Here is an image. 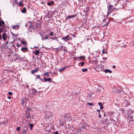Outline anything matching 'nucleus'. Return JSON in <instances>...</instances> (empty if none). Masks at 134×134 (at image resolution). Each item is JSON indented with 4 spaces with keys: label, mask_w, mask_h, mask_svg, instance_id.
<instances>
[{
    "label": "nucleus",
    "mask_w": 134,
    "mask_h": 134,
    "mask_svg": "<svg viewBox=\"0 0 134 134\" xmlns=\"http://www.w3.org/2000/svg\"><path fill=\"white\" fill-rule=\"evenodd\" d=\"M45 117L46 119H49L53 115V113L49 111L46 112Z\"/></svg>",
    "instance_id": "1"
},
{
    "label": "nucleus",
    "mask_w": 134,
    "mask_h": 134,
    "mask_svg": "<svg viewBox=\"0 0 134 134\" xmlns=\"http://www.w3.org/2000/svg\"><path fill=\"white\" fill-rule=\"evenodd\" d=\"M30 109V108H28L26 111V117L27 119H28L31 117V114L29 112Z\"/></svg>",
    "instance_id": "2"
},
{
    "label": "nucleus",
    "mask_w": 134,
    "mask_h": 134,
    "mask_svg": "<svg viewBox=\"0 0 134 134\" xmlns=\"http://www.w3.org/2000/svg\"><path fill=\"white\" fill-rule=\"evenodd\" d=\"M104 67V65H103L101 66V68H100V67H96L95 68V70L98 72H99L100 71H104V69H103V68Z\"/></svg>",
    "instance_id": "3"
},
{
    "label": "nucleus",
    "mask_w": 134,
    "mask_h": 134,
    "mask_svg": "<svg viewBox=\"0 0 134 134\" xmlns=\"http://www.w3.org/2000/svg\"><path fill=\"white\" fill-rule=\"evenodd\" d=\"M113 5H110L108 7V14L109 15L111 12V10H113V9L112 8Z\"/></svg>",
    "instance_id": "4"
},
{
    "label": "nucleus",
    "mask_w": 134,
    "mask_h": 134,
    "mask_svg": "<svg viewBox=\"0 0 134 134\" xmlns=\"http://www.w3.org/2000/svg\"><path fill=\"white\" fill-rule=\"evenodd\" d=\"M69 36L68 35L65 37L62 38V40H65L66 41L69 40L70 39L69 38Z\"/></svg>",
    "instance_id": "5"
},
{
    "label": "nucleus",
    "mask_w": 134,
    "mask_h": 134,
    "mask_svg": "<svg viewBox=\"0 0 134 134\" xmlns=\"http://www.w3.org/2000/svg\"><path fill=\"white\" fill-rule=\"evenodd\" d=\"M2 39L4 40H5L7 39V37L6 34L5 33H3L2 35Z\"/></svg>",
    "instance_id": "6"
},
{
    "label": "nucleus",
    "mask_w": 134,
    "mask_h": 134,
    "mask_svg": "<svg viewBox=\"0 0 134 134\" xmlns=\"http://www.w3.org/2000/svg\"><path fill=\"white\" fill-rule=\"evenodd\" d=\"M28 129V127L27 126H25L22 130V133L24 134H25Z\"/></svg>",
    "instance_id": "7"
},
{
    "label": "nucleus",
    "mask_w": 134,
    "mask_h": 134,
    "mask_svg": "<svg viewBox=\"0 0 134 134\" xmlns=\"http://www.w3.org/2000/svg\"><path fill=\"white\" fill-rule=\"evenodd\" d=\"M59 47H58L56 48V49H58V50L59 51L60 50H62L63 48V45L61 43H60L59 45Z\"/></svg>",
    "instance_id": "8"
},
{
    "label": "nucleus",
    "mask_w": 134,
    "mask_h": 134,
    "mask_svg": "<svg viewBox=\"0 0 134 134\" xmlns=\"http://www.w3.org/2000/svg\"><path fill=\"white\" fill-rule=\"evenodd\" d=\"M39 70V68H37L35 70H34L32 71H31V73L32 74H35L36 72H37Z\"/></svg>",
    "instance_id": "9"
},
{
    "label": "nucleus",
    "mask_w": 134,
    "mask_h": 134,
    "mask_svg": "<svg viewBox=\"0 0 134 134\" xmlns=\"http://www.w3.org/2000/svg\"><path fill=\"white\" fill-rule=\"evenodd\" d=\"M21 50L23 52H25L27 51L28 49L27 47H22L21 49Z\"/></svg>",
    "instance_id": "10"
},
{
    "label": "nucleus",
    "mask_w": 134,
    "mask_h": 134,
    "mask_svg": "<svg viewBox=\"0 0 134 134\" xmlns=\"http://www.w3.org/2000/svg\"><path fill=\"white\" fill-rule=\"evenodd\" d=\"M76 16V15H71L70 16H67L68 19H70L71 18H74Z\"/></svg>",
    "instance_id": "11"
},
{
    "label": "nucleus",
    "mask_w": 134,
    "mask_h": 134,
    "mask_svg": "<svg viewBox=\"0 0 134 134\" xmlns=\"http://www.w3.org/2000/svg\"><path fill=\"white\" fill-rule=\"evenodd\" d=\"M44 80L46 82L48 81L49 82L51 81L52 79L50 78H49L48 79L46 78L44 79Z\"/></svg>",
    "instance_id": "12"
},
{
    "label": "nucleus",
    "mask_w": 134,
    "mask_h": 134,
    "mask_svg": "<svg viewBox=\"0 0 134 134\" xmlns=\"http://www.w3.org/2000/svg\"><path fill=\"white\" fill-rule=\"evenodd\" d=\"M33 53H35V54L37 55L39 54V52L38 50H36L35 52L33 51Z\"/></svg>",
    "instance_id": "13"
},
{
    "label": "nucleus",
    "mask_w": 134,
    "mask_h": 134,
    "mask_svg": "<svg viewBox=\"0 0 134 134\" xmlns=\"http://www.w3.org/2000/svg\"><path fill=\"white\" fill-rule=\"evenodd\" d=\"M107 118H103L101 122H102V123L103 124L106 121H107Z\"/></svg>",
    "instance_id": "14"
},
{
    "label": "nucleus",
    "mask_w": 134,
    "mask_h": 134,
    "mask_svg": "<svg viewBox=\"0 0 134 134\" xmlns=\"http://www.w3.org/2000/svg\"><path fill=\"white\" fill-rule=\"evenodd\" d=\"M104 71L106 73H107L108 72H109L110 73H112L111 71L108 69H106Z\"/></svg>",
    "instance_id": "15"
},
{
    "label": "nucleus",
    "mask_w": 134,
    "mask_h": 134,
    "mask_svg": "<svg viewBox=\"0 0 134 134\" xmlns=\"http://www.w3.org/2000/svg\"><path fill=\"white\" fill-rule=\"evenodd\" d=\"M37 91L35 89H32V92L34 94H36V93H37Z\"/></svg>",
    "instance_id": "16"
},
{
    "label": "nucleus",
    "mask_w": 134,
    "mask_h": 134,
    "mask_svg": "<svg viewBox=\"0 0 134 134\" xmlns=\"http://www.w3.org/2000/svg\"><path fill=\"white\" fill-rule=\"evenodd\" d=\"M54 2L53 1H52L51 2H48V5L49 6H51V5H53V4Z\"/></svg>",
    "instance_id": "17"
},
{
    "label": "nucleus",
    "mask_w": 134,
    "mask_h": 134,
    "mask_svg": "<svg viewBox=\"0 0 134 134\" xmlns=\"http://www.w3.org/2000/svg\"><path fill=\"white\" fill-rule=\"evenodd\" d=\"M66 67H64V68H62V69H59V72H60L64 70V69L66 68Z\"/></svg>",
    "instance_id": "18"
},
{
    "label": "nucleus",
    "mask_w": 134,
    "mask_h": 134,
    "mask_svg": "<svg viewBox=\"0 0 134 134\" xmlns=\"http://www.w3.org/2000/svg\"><path fill=\"white\" fill-rule=\"evenodd\" d=\"M4 24V22L3 21H0V26H2V24Z\"/></svg>",
    "instance_id": "19"
},
{
    "label": "nucleus",
    "mask_w": 134,
    "mask_h": 134,
    "mask_svg": "<svg viewBox=\"0 0 134 134\" xmlns=\"http://www.w3.org/2000/svg\"><path fill=\"white\" fill-rule=\"evenodd\" d=\"M19 26L18 25L14 26L13 27V28L14 29H18Z\"/></svg>",
    "instance_id": "20"
},
{
    "label": "nucleus",
    "mask_w": 134,
    "mask_h": 134,
    "mask_svg": "<svg viewBox=\"0 0 134 134\" xmlns=\"http://www.w3.org/2000/svg\"><path fill=\"white\" fill-rule=\"evenodd\" d=\"M26 11V8H24L23 9H22V12L23 13H25V12Z\"/></svg>",
    "instance_id": "21"
},
{
    "label": "nucleus",
    "mask_w": 134,
    "mask_h": 134,
    "mask_svg": "<svg viewBox=\"0 0 134 134\" xmlns=\"http://www.w3.org/2000/svg\"><path fill=\"white\" fill-rule=\"evenodd\" d=\"M102 52L103 54L107 53V51L105 49H103L102 50Z\"/></svg>",
    "instance_id": "22"
},
{
    "label": "nucleus",
    "mask_w": 134,
    "mask_h": 134,
    "mask_svg": "<svg viewBox=\"0 0 134 134\" xmlns=\"http://www.w3.org/2000/svg\"><path fill=\"white\" fill-rule=\"evenodd\" d=\"M30 129L32 130V127H33V124H30Z\"/></svg>",
    "instance_id": "23"
},
{
    "label": "nucleus",
    "mask_w": 134,
    "mask_h": 134,
    "mask_svg": "<svg viewBox=\"0 0 134 134\" xmlns=\"http://www.w3.org/2000/svg\"><path fill=\"white\" fill-rule=\"evenodd\" d=\"M87 104L89 105H94V104L93 103H87Z\"/></svg>",
    "instance_id": "24"
},
{
    "label": "nucleus",
    "mask_w": 134,
    "mask_h": 134,
    "mask_svg": "<svg viewBox=\"0 0 134 134\" xmlns=\"http://www.w3.org/2000/svg\"><path fill=\"white\" fill-rule=\"evenodd\" d=\"M87 70V69H86V68L83 69L82 70V71L83 72H85Z\"/></svg>",
    "instance_id": "25"
},
{
    "label": "nucleus",
    "mask_w": 134,
    "mask_h": 134,
    "mask_svg": "<svg viewBox=\"0 0 134 134\" xmlns=\"http://www.w3.org/2000/svg\"><path fill=\"white\" fill-rule=\"evenodd\" d=\"M22 43L24 45H26V42L25 41H22Z\"/></svg>",
    "instance_id": "26"
},
{
    "label": "nucleus",
    "mask_w": 134,
    "mask_h": 134,
    "mask_svg": "<svg viewBox=\"0 0 134 134\" xmlns=\"http://www.w3.org/2000/svg\"><path fill=\"white\" fill-rule=\"evenodd\" d=\"M80 63L81 64V66H82L84 65V64H85V62H81Z\"/></svg>",
    "instance_id": "27"
},
{
    "label": "nucleus",
    "mask_w": 134,
    "mask_h": 134,
    "mask_svg": "<svg viewBox=\"0 0 134 134\" xmlns=\"http://www.w3.org/2000/svg\"><path fill=\"white\" fill-rule=\"evenodd\" d=\"M113 91L114 92H115V93H117V92H118V91H117L115 89H113Z\"/></svg>",
    "instance_id": "28"
},
{
    "label": "nucleus",
    "mask_w": 134,
    "mask_h": 134,
    "mask_svg": "<svg viewBox=\"0 0 134 134\" xmlns=\"http://www.w3.org/2000/svg\"><path fill=\"white\" fill-rule=\"evenodd\" d=\"M19 5H20V6H23V4H22V3L21 2V1L20 2H19Z\"/></svg>",
    "instance_id": "29"
},
{
    "label": "nucleus",
    "mask_w": 134,
    "mask_h": 134,
    "mask_svg": "<svg viewBox=\"0 0 134 134\" xmlns=\"http://www.w3.org/2000/svg\"><path fill=\"white\" fill-rule=\"evenodd\" d=\"M1 122V124H2L4 125L6 123V121H2Z\"/></svg>",
    "instance_id": "30"
},
{
    "label": "nucleus",
    "mask_w": 134,
    "mask_h": 134,
    "mask_svg": "<svg viewBox=\"0 0 134 134\" xmlns=\"http://www.w3.org/2000/svg\"><path fill=\"white\" fill-rule=\"evenodd\" d=\"M56 38H57V37L55 36V37H51V38H50L51 39H52L53 40H54L55 39H56Z\"/></svg>",
    "instance_id": "31"
},
{
    "label": "nucleus",
    "mask_w": 134,
    "mask_h": 134,
    "mask_svg": "<svg viewBox=\"0 0 134 134\" xmlns=\"http://www.w3.org/2000/svg\"><path fill=\"white\" fill-rule=\"evenodd\" d=\"M50 36H52L53 35V32H51L49 34Z\"/></svg>",
    "instance_id": "32"
},
{
    "label": "nucleus",
    "mask_w": 134,
    "mask_h": 134,
    "mask_svg": "<svg viewBox=\"0 0 134 134\" xmlns=\"http://www.w3.org/2000/svg\"><path fill=\"white\" fill-rule=\"evenodd\" d=\"M20 127H18L16 129V130L17 131H19L20 130Z\"/></svg>",
    "instance_id": "33"
},
{
    "label": "nucleus",
    "mask_w": 134,
    "mask_h": 134,
    "mask_svg": "<svg viewBox=\"0 0 134 134\" xmlns=\"http://www.w3.org/2000/svg\"><path fill=\"white\" fill-rule=\"evenodd\" d=\"M44 75H49V73L48 72H46L44 73Z\"/></svg>",
    "instance_id": "34"
},
{
    "label": "nucleus",
    "mask_w": 134,
    "mask_h": 134,
    "mask_svg": "<svg viewBox=\"0 0 134 134\" xmlns=\"http://www.w3.org/2000/svg\"><path fill=\"white\" fill-rule=\"evenodd\" d=\"M78 59H83V56H81L78 58Z\"/></svg>",
    "instance_id": "35"
},
{
    "label": "nucleus",
    "mask_w": 134,
    "mask_h": 134,
    "mask_svg": "<svg viewBox=\"0 0 134 134\" xmlns=\"http://www.w3.org/2000/svg\"><path fill=\"white\" fill-rule=\"evenodd\" d=\"M16 46H17L18 47H20L21 46L20 45V44H16Z\"/></svg>",
    "instance_id": "36"
},
{
    "label": "nucleus",
    "mask_w": 134,
    "mask_h": 134,
    "mask_svg": "<svg viewBox=\"0 0 134 134\" xmlns=\"http://www.w3.org/2000/svg\"><path fill=\"white\" fill-rule=\"evenodd\" d=\"M8 94L9 95H12V92H9L8 93Z\"/></svg>",
    "instance_id": "37"
},
{
    "label": "nucleus",
    "mask_w": 134,
    "mask_h": 134,
    "mask_svg": "<svg viewBox=\"0 0 134 134\" xmlns=\"http://www.w3.org/2000/svg\"><path fill=\"white\" fill-rule=\"evenodd\" d=\"M103 108V106L102 105L100 106V109H102Z\"/></svg>",
    "instance_id": "38"
},
{
    "label": "nucleus",
    "mask_w": 134,
    "mask_h": 134,
    "mask_svg": "<svg viewBox=\"0 0 134 134\" xmlns=\"http://www.w3.org/2000/svg\"><path fill=\"white\" fill-rule=\"evenodd\" d=\"M98 104L99 105H100V106L102 105V103H101V102H99L98 103Z\"/></svg>",
    "instance_id": "39"
},
{
    "label": "nucleus",
    "mask_w": 134,
    "mask_h": 134,
    "mask_svg": "<svg viewBox=\"0 0 134 134\" xmlns=\"http://www.w3.org/2000/svg\"><path fill=\"white\" fill-rule=\"evenodd\" d=\"M40 76L39 75H38L37 76L36 78L37 79H40Z\"/></svg>",
    "instance_id": "40"
},
{
    "label": "nucleus",
    "mask_w": 134,
    "mask_h": 134,
    "mask_svg": "<svg viewBox=\"0 0 134 134\" xmlns=\"http://www.w3.org/2000/svg\"><path fill=\"white\" fill-rule=\"evenodd\" d=\"M12 36L13 37H14V36H15V37H16V36L15 35V34H13L12 33Z\"/></svg>",
    "instance_id": "41"
},
{
    "label": "nucleus",
    "mask_w": 134,
    "mask_h": 134,
    "mask_svg": "<svg viewBox=\"0 0 134 134\" xmlns=\"http://www.w3.org/2000/svg\"><path fill=\"white\" fill-rule=\"evenodd\" d=\"M97 111L99 113H100V110H97Z\"/></svg>",
    "instance_id": "42"
},
{
    "label": "nucleus",
    "mask_w": 134,
    "mask_h": 134,
    "mask_svg": "<svg viewBox=\"0 0 134 134\" xmlns=\"http://www.w3.org/2000/svg\"><path fill=\"white\" fill-rule=\"evenodd\" d=\"M55 134H58V132L55 131Z\"/></svg>",
    "instance_id": "43"
},
{
    "label": "nucleus",
    "mask_w": 134,
    "mask_h": 134,
    "mask_svg": "<svg viewBox=\"0 0 134 134\" xmlns=\"http://www.w3.org/2000/svg\"><path fill=\"white\" fill-rule=\"evenodd\" d=\"M99 118H101V116H100V113H99Z\"/></svg>",
    "instance_id": "44"
},
{
    "label": "nucleus",
    "mask_w": 134,
    "mask_h": 134,
    "mask_svg": "<svg viewBox=\"0 0 134 134\" xmlns=\"http://www.w3.org/2000/svg\"><path fill=\"white\" fill-rule=\"evenodd\" d=\"M126 47V45H124L123 46H122V47H123L124 48H125V47Z\"/></svg>",
    "instance_id": "45"
},
{
    "label": "nucleus",
    "mask_w": 134,
    "mask_h": 134,
    "mask_svg": "<svg viewBox=\"0 0 134 134\" xmlns=\"http://www.w3.org/2000/svg\"><path fill=\"white\" fill-rule=\"evenodd\" d=\"M113 68H116V66L115 65H113Z\"/></svg>",
    "instance_id": "46"
},
{
    "label": "nucleus",
    "mask_w": 134,
    "mask_h": 134,
    "mask_svg": "<svg viewBox=\"0 0 134 134\" xmlns=\"http://www.w3.org/2000/svg\"><path fill=\"white\" fill-rule=\"evenodd\" d=\"M25 101V100H22V104H23L24 103V101Z\"/></svg>",
    "instance_id": "47"
},
{
    "label": "nucleus",
    "mask_w": 134,
    "mask_h": 134,
    "mask_svg": "<svg viewBox=\"0 0 134 134\" xmlns=\"http://www.w3.org/2000/svg\"><path fill=\"white\" fill-rule=\"evenodd\" d=\"M8 98L9 99H10L11 98V97L9 96L8 97Z\"/></svg>",
    "instance_id": "48"
},
{
    "label": "nucleus",
    "mask_w": 134,
    "mask_h": 134,
    "mask_svg": "<svg viewBox=\"0 0 134 134\" xmlns=\"http://www.w3.org/2000/svg\"><path fill=\"white\" fill-rule=\"evenodd\" d=\"M48 37L47 36H46L45 37V38L46 39H47L48 38Z\"/></svg>",
    "instance_id": "49"
},
{
    "label": "nucleus",
    "mask_w": 134,
    "mask_h": 134,
    "mask_svg": "<svg viewBox=\"0 0 134 134\" xmlns=\"http://www.w3.org/2000/svg\"><path fill=\"white\" fill-rule=\"evenodd\" d=\"M131 112L132 113H133V110H132L131 111Z\"/></svg>",
    "instance_id": "50"
},
{
    "label": "nucleus",
    "mask_w": 134,
    "mask_h": 134,
    "mask_svg": "<svg viewBox=\"0 0 134 134\" xmlns=\"http://www.w3.org/2000/svg\"><path fill=\"white\" fill-rule=\"evenodd\" d=\"M28 86H29L27 85H26V87H27V88H28Z\"/></svg>",
    "instance_id": "51"
},
{
    "label": "nucleus",
    "mask_w": 134,
    "mask_h": 134,
    "mask_svg": "<svg viewBox=\"0 0 134 134\" xmlns=\"http://www.w3.org/2000/svg\"><path fill=\"white\" fill-rule=\"evenodd\" d=\"M80 131V130H78V131H77V132H79Z\"/></svg>",
    "instance_id": "52"
},
{
    "label": "nucleus",
    "mask_w": 134,
    "mask_h": 134,
    "mask_svg": "<svg viewBox=\"0 0 134 134\" xmlns=\"http://www.w3.org/2000/svg\"><path fill=\"white\" fill-rule=\"evenodd\" d=\"M15 2L16 3H17V1H16V0H15Z\"/></svg>",
    "instance_id": "53"
},
{
    "label": "nucleus",
    "mask_w": 134,
    "mask_h": 134,
    "mask_svg": "<svg viewBox=\"0 0 134 134\" xmlns=\"http://www.w3.org/2000/svg\"><path fill=\"white\" fill-rule=\"evenodd\" d=\"M104 117H106V114H104Z\"/></svg>",
    "instance_id": "54"
},
{
    "label": "nucleus",
    "mask_w": 134,
    "mask_h": 134,
    "mask_svg": "<svg viewBox=\"0 0 134 134\" xmlns=\"http://www.w3.org/2000/svg\"><path fill=\"white\" fill-rule=\"evenodd\" d=\"M108 24V23H106L105 24V25H107Z\"/></svg>",
    "instance_id": "55"
},
{
    "label": "nucleus",
    "mask_w": 134,
    "mask_h": 134,
    "mask_svg": "<svg viewBox=\"0 0 134 134\" xmlns=\"http://www.w3.org/2000/svg\"><path fill=\"white\" fill-rule=\"evenodd\" d=\"M1 36H0V40H1Z\"/></svg>",
    "instance_id": "56"
},
{
    "label": "nucleus",
    "mask_w": 134,
    "mask_h": 134,
    "mask_svg": "<svg viewBox=\"0 0 134 134\" xmlns=\"http://www.w3.org/2000/svg\"><path fill=\"white\" fill-rule=\"evenodd\" d=\"M104 59H107V58H104Z\"/></svg>",
    "instance_id": "57"
},
{
    "label": "nucleus",
    "mask_w": 134,
    "mask_h": 134,
    "mask_svg": "<svg viewBox=\"0 0 134 134\" xmlns=\"http://www.w3.org/2000/svg\"><path fill=\"white\" fill-rule=\"evenodd\" d=\"M65 117H66V115L64 117V118L65 119Z\"/></svg>",
    "instance_id": "58"
},
{
    "label": "nucleus",
    "mask_w": 134,
    "mask_h": 134,
    "mask_svg": "<svg viewBox=\"0 0 134 134\" xmlns=\"http://www.w3.org/2000/svg\"><path fill=\"white\" fill-rule=\"evenodd\" d=\"M42 3H43V4H44V2H42Z\"/></svg>",
    "instance_id": "59"
},
{
    "label": "nucleus",
    "mask_w": 134,
    "mask_h": 134,
    "mask_svg": "<svg viewBox=\"0 0 134 134\" xmlns=\"http://www.w3.org/2000/svg\"><path fill=\"white\" fill-rule=\"evenodd\" d=\"M1 123L0 122V125H1Z\"/></svg>",
    "instance_id": "60"
},
{
    "label": "nucleus",
    "mask_w": 134,
    "mask_h": 134,
    "mask_svg": "<svg viewBox=\"0 0 134 134\" xmlns=\"http://www.w3.org/2000/svg\"><path fill=\"white\" fill-rule=\"evenodd\" d=\"M42 40H44V38H42Z\"/></svg>",
    "instance_id": "61"
},
{
    "label": "nucleus",
    "mask_w": 134,
    "mask_h": 134,
    "mask_svg": "<svg viewBox=\"0 0 134 134\" xmlns=\"http://www.w3.org/2000/svg\"><path fill=\"white\" fill-rule=\"evenodd\" d=\"M26 26H27V24H26L25 25Z\"/></svg>",
    "instance_id": "62"
},
{
    "label": "nucleus",
    "mask_w": 134,
    "mask_h": 134,
    "mask_svg": "<svg viewBox=\"0 0 134 134\" xmlns=\"http://www.w3.org/2000/svg\"><path fill=\"white\" fill-rule=\"evenodd\" d=\"M133 46L134 47V43L133 44Z\"/></svg>",
    "instance_id": "63"
},
{
    "label": "nucleus",
    "mask_w": 134,
    "mask_h": 134,
    "mask_svg": "<svg viewBox=\"0 0 134 134\" xmlns=\"http://www.w3.org/2000/svg\"><path fill=\"white\" fill-rule=\"evenodd\" d=\"M7 43H8V42H7Z\"/></svg>",
    "instance_id": "64"
}]
</instances>
